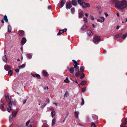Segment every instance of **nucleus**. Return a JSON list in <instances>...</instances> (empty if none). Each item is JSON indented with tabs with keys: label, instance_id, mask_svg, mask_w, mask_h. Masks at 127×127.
I'll return each instance as SVG.
<instances>
[{
	"label": "nucleus",
	"instance_id": "obj_1",
	"mask_svg": "<svg viewBox=\"0 0 127 127\" xmlns=\"http://www.w3.org/2000/svg\"><path fill=\"white\" fill-rule=\"evenodd\" d=\"M115 6L117 8L123 9L125 8L127 6V0H122L116 2Z\"/></svg>",
	"mask_w": 127,
	"mask_h": 127
},
{
	"label": "nucleus",
	"instance_id": "obj_2",
	"mask_svg": "<svg viewBox=\"0 0 127 127\" xmlns=\"http://www.w3.org/2000/svg\"><path fill=\"white\" fill-rule=\"evenodd\" d=\"M74 65H73L74 68H75V71L76 72L73 74L74 76L76 77H78L80 75V72L79 69V67L77 66V65L79 64L77 63L75 64Z\"/></svg>",
	"mask_w": 127,
	"mask_h": 127
},
{
	"label": "nucleus",
	"instance_id": "obj_3",
	"mask_svg": "<svg viewBox=\"0 0 127 127\" xmlns=\"http://www.w3.org/2000/svg\"><path fill=\"white\" fill-rule=\"evenodd\" d=\"M16 101H13L11 102V100H9V102L8 104V107L7 108V111L8 112H10V110L11 109V107L12 106L16 105Z\"/></svg>",
	"mask_w": 127,
	"mask_h": 127
},
{
	"label": "nucleus",
	"instance_id": "obj_4",
	"mask_svg": "<svg viewBox=\"0 0 127 127\" xmlns=\"http://www.w3.org/2000/svg\"><path fill=\"white\" fill-rule=\"evenodd\" d=\"M100 37L99 36H95L94 38L93 42L95 44H97L100 41Z\"/></svg>",
	"mask_w": 127,
	"mask_h": 127
},
{
	"label": "nucleus",
	"instance_id": "obj_5",
	"mask_svg": "<svg viewBox=\"0 0 127 127\" xmlns=\"http://www.w3.org/2000/svg\"><path fill=\"white\" fill-rule=\"evenodd\" d=\"M82 8L84 9L85 8H87V7H89L90 6V5L89 3H86L84 2L82 5Z\"/></svg>",
	"mask_w": 127,
	"mask_h": 127
},
{
	"label": "nucleus",
	"instance_id": "obj_6",
	"mask_svg": "<svg viewBox=\"0 0 127 127\" xmlns=\"http://www.w3.org/2000/svg\"><path fill=\"white\" fill-rule=\"evenodd\" d=\"M67 69L71 73H73L74 69L73 67H71L70 68L68 66L67 67Z\"/></svg>",
	"mask_w": 127,
	"mask_h": 127
},
{
	"label": "nucleus",
	"instance_id": "obj_7",
	"mask_svg": "<svg viewBox=\"0 0 127 127\" xmlns=\"http://www.w3.org/2000/svg\"><path fill=\"white\" fill-rule=\"evenodd\" d=\"M1 103L2 104H0V107L1 108V110L2 111H5L6 110V109H5L4 107V104L2 100V99L1 100Z\"/></svg>",
	"mask_w": 127,
	"mask_h": 127
},
{
	"label": "nucleus",
	"instance_id": "obj_8",
	"mask_svg": "<svg viewBox=\"0 0 127 127\" xmlns=\"http://www.w3.org/2000/svg\"><path fill=\"white\" fill-rule=\"evenodd\" d=\"M24 31L22 30H19L18 31V33L19 35L21 36H23L25 34Z\"/></svg>",
	"mask_w": 127,
	"mask_h": 127
},
{
	"label": "nucleus",
	"instance_id": "obj_9",
	"mask_svg": "<svg viewBox=\"0 0 127 127\" xmlns=\"http://www.w3.org/2000/svg\"><path fill=\"white\" fill-rule=\"evenodd\" d=\"M66 8L68 9H70L72 5L70 2L67 3L66 4Z\"/></svg>",
	"mask_w": 127,
	"mask_h": 127
},
{
	"label": "nucleus",
	"instance_id": "obj_10",
	"mask_svg": "<svg viewBox=\"0 0 127 127\" xmlns=\"http://www.w3.org/2000/svg\"><path fill=\"white\" fill-rule=\"evenodd\" d=\"M26 41V39L25 38H22L21 40V45L22 46L25 43Z\"/></svg>",
	"mask_w": 127,
	"mask_h": 127
},
{
	"label": "nucleus",
	"instance_id": "obj_11",
	"mask_svg": "<svg viewBox=\"0 0 127 127\" xmlns=\"http://www.w3.org/2000/svg\"><path fill=\"white\" fill-rule=\"evenodd\" d=\"M64 6V0H61L60 3H59L58 6L60 7V8Z\"/></svg>",
	"mask_w": 127,
	"mask_h": 127
},
{
	"label": "nucleus",
	"instance_id": "obj_12",
	"mask_svg": "<svg viewBox=\"0 0 127 127\" xmlns=\"http://www.w3.org/2000/svg\"><path fill=\"white\" fill-rule=\"evenodd\" d=\"M71 3L74 6H76L77 4L76 0H72L71 1Z\"/></svg>",
	"mask_w": 127,
	"mask_h": 127
},
{
	"label": "nucleus",
	"instance_id": "obj_13",
	"mask_svg": "<svg viewBox=\"0 0 127 127\" xmlns=\"http://www.w3.org/2000/svg\"><path fill=\"white\" fill-rule=\"evenodd\" d=\"M100 18L102 20H101L100 19H97V22L101 23L104 21L105 18L104 17H100Z\"/></svg>",
	"mask_w": 127,
	"mask_h": 127
},
{
	"label": "nucleus",
	"instance_id": "obj_14",
	"mask_svg": "<svg viewBox=\"0 0 127 127\" xmlns=\"http://www.w3.org/2000/svg\"><path fill=\"white\" fill-rule=\"evenodd\" d=\"M4 68L6 70L8 71L9 69H11L12 67L8 65H6L4 66Z\"/></svg>",
	"mask_w": 127,
	"mask_h": 127
},
{
	"label": "nucleus",
	"instance_id": "obj_15",
	"mask_svg": "<svg viewBox=\"0 0 127 127\" xmlns=\"http://www.w3.org/2000/svg\"><path fill=\"white\" fill-rule=\"evenodd\" d=\"M11 97H9L8 95H7L5 96V99L8 103L9 102V100H11Z\"/></svg>",
	"mask_w": 127,
	"mask_h": 127
},
{
	"label": "nucleus",
	"instance_id": "obj_16",
	"mask_svg": "<svg viewBox=\"0 0 127 127\" xmlns=\"http://www.w3.org/2000/svg\"><path fill=\"white\" fill-rule=\"evenodd\" d=\"M42 73L44 76L47 77L49 75V74L48 72L45 70H43Z\"/></svg>",
	"mask_w": 127,
	"mask_h": 127
},
{
	"label": "nucleus",
	"instance_id": "obj_17",
	"mask_svg": "<svg viewBox=\"0 0 127 127\" xmlns=\"http://www.w3.org/2000/svg\"><path fill=\"white\" fill-rule=\"evenodd\" d=\"M87 33L88 35L90 36L92 35L93 34V33L90 30H87Z\"/></svg>",
	"mask_w": 127,
	"mask_h": 127
},
{
	"label": "nucleus",
	"instance_id": "obj_18",
	"mask_svg": "<svg viewBox=\"0 0 127 127\" xmlns=\"http://www.w3.org/2000/svg\"><path fill=\"white\" fill-rule=\"evenodd\" d=\"M77 1L78 4L81 6L84 3L83 0H77Z\"/></svg>",
	"mask_w": 127,
	"mask_h": 127
},
{
	"label": "nucleus",
	"instance_id": "obj_19",
	"mask_svg": "<svg viewBox=\"0 0 127 127\" xmlns=\"http://www.w3.org/2000/svg\"><path fill=\"white\" fill-rule=\"evenodd\" d=\"M6 55L5 54H4V56H3L2 57V60L4 62L6 63L7 60V59L6 57Z\"/></svg>",
	"mask_w": 127,
	"mask_h": 127
},
{
	"label": "nucleus",
	"instance_id": "obj_20",
	"mask_svg": "<svg viewBox=\"0 0 127 127\" xmlns=\"http://www.w3.org/2000/svg\"><path fill=\"white\" fill-rule=\"evenodd\" d=\"M92 117L93 119L94 120H97L98 119V117L96 115H93L92 116Z\"/></svg>",
	"mask_w": 127,
	"mask_h": 127
},
{
	"label": "nucleus",
	"instance_id": "obj_21",
	"mask_svg": "<svg viewBox=\"0 0 127 127\" xmlns=\"http://www.w3.org/2000/svg\"><path fill=\"white\" fill-rule=\"evenodd\" d=\"M64 96L65 98H68L69 97V93L67 91H66L64 95Z\"/></svg>",
	"mask_w": 127,
	"mask_h": 127
},
{
	"label": "nucleus",
	"instance_id": "obj_22",
	"mask_svg": "<svg viewBox=\"0 0 127 127\" xmlns=\"http://www.w3.org/2000/svg\"><path fill=\"white\" fill-rule=\"evenodd\" d=\"M79 114V112L77 111H75V117L77 119L78 118V115Z\"/></svg>",
	"mask_w": 127,
	"mask_h": 127
},
{
	"label": "nucleus",
	"instance_id": "obj_23",
	"mask_svg": "<svg viewBox=\"0 0 127 127\" xmlns=\"http://www.w3.org/2000/svg\"><path fill=\"white\" fill-rule=\"evenodd\" d=\"M11 27L9 25H8L7 28V32H10L11 31Z\"/></svg>",
	"mask_w": 127,
	"mask_h": 127
},
{
	"label": "nucleus",
	"instance_id": "obj_24",
	"mask_svg": "<svg viewBox=\"0 0 127 127\" xmlns=\"http://www.w3.org/2000/svg\"><path fill=\"white\" fill-rule=\"evenodd\" d=\"M26 55L27 57L29 59H31L32 57V55L30 54H26Z\"/></svg>",
	"mask_w": 127,
	"mask_h": 127
},
{
	"label": "nucleus",
	"instance_id": "obj_25",
	"mask_svg": "<svg viewBox=\"0 0 127 127\" xmlns=\"http://www.w3.org/2000/svg\"><path fill=\"white\" fill-rule=\"evenodd\" d=\"M13 116L10 115L9 117V121L10 123H12L13 120Z\"/></svg>",
	"mask_w": 127,
	"mask_h": 127
},
{
	"label": "nucleus",
	"instance_id": "obj_26",
	"mask_svg": "<svg viewBox=\"0 0 127 127\" xmlns=\"http://www.w3.org/2000/svg\"><path fill=\"white\" fill-rule=\"evenodd\" d=\"M17 112V111H14L12 112V115H11L14 117H15Z\"/></svg>",
	"mask_w": 127,
	"mask_h": 127
},
{
	"label": "nucleus",
	"instance_id": "obj_27",
	"mask_svg": "<svg viewBox=\"0 0 127 127\" xmlns=\"http://www.w3.org/2000/svg\"><path fill=\"white\" fill-rule=\"evenodd\" d=\"M83 13L82 12H81L79 13V17L80 18L82 17L83 16Z\"/></svg>",
	"mask_w": 127,
	"mask_h": 127
},
{
	"label": "nucleus",
	"instance_id": "obj_28",
	"mask_svg": "<svg viewBox=\"0 0 127 127\" xmlns=\"http://www.w3.org/2000/svg\"><path fill=\"white\" fill-rule=\"evenodd\" d=\"M56 122V118H54L52 121V126L54 125L55 124Z\"/></svg>",
	"mask_w": 127,
	"mask_h": 127
},
{
	"label": "nucleus",
	"instance_id": "obj_29",
	"mask_svg": "<svg viewBox=\"0 0 127 127\" xmlns=\"http://www.w3.org/2000/svg\"><path fill=\"white\" fill-rule=\"evenodd\" d=\"M64 33V30H61L59 31L58 33L57 34V35H59L62 34Z\"/></svg>",
	"mask_w": 127,
	"mask_h": 127
},
{
	"label": "nucleus",
	"instance_id": "obj_30",
	"mask_svg": "<svg viewBox=\"0 0 127 127\" xmlns=\"http://www.w3.org/2000/svg\"><path fill=\"white\" fill-rule=\"evenodd\" d=\"M4 19L5 21L6 22H8V19L7 18V16L5 15L4 16Z\"/></svg>",
	"mask_w": 127,
	"mask_h": 127
},
{
	"label": "nucleus",
	"instance_id": "obj_31",
	"mask_svg": "<svg viewBox=\"0 0 127 127\" xmlns=\"http://www.w3.org/2000/svg\"><path fill=\"white\" fill-rule=\"evenodd\" d=\"M86 28V25H84L81 28V30H84Z\"/></svg>",
	"mask_w": 127,
	"mask_h": 127
},
{
	"label": "nucleus",
	"instance_id": "obj_32",
	"mask_svg": "<svg viewBox=\"0 0 127 127\" xmlns=\"http://www.w3.org/2000/svg\"><path fill=\"white\" fill-rule=\"evenodd\" d=\"M86 84V82L85 81H82L81 83V85L82 86H84Z\"/></svg>",
	"mask_w": 127,
	"mask_h": 127
},
{
	"label": "nucleus",
	"instance_id": "obj_33",
	"mask_svg": "<svg viewBox=\"0 0 127 127\" xmlns=\"http://www.w3.org/2000/svg\"><path fill=\"white\" fill-rule=\"evenodd\" d=\"M84 67L83 66H81L80 67V72H82L84 71Z\"/></svg>",
	"mask_w": 127,
	"mask_h": 127
},
{
	"label": "nucleus",
	"instance_id": "obj_34",
	"mask_svg": "<svg viewBox=\"0 0 127 127\" xmlns=\"http://www.w3.org/2000/svg\"><path fill=\"white\" fill-rule=\"evenodd\" d=\"M55 112L53 110L52 111L51 114L52 117H53L55 114Z\"/></svg>",
	"mask_w": 127,
	"mask_h": 127
},
{
	"label": "nucleus",
	"instance_id": "obj_35",
	"mask_svg": "<svg viewBox=\"0 0 127 127\" xmlns=\"http://www.w3.org/2000/svg\"><path fill=\"white\" fill-rule=\"evenodd\" d=\"M13 72V71L12 70H9L8 72V74L10 76H11L12 75Z\"/></svg>",
	"mask_w": 127,
	"mask_h": 127
},
{
	"label": "nucleus",
	"instance_id": "obj_36",
	"mask_svg": "<svg viewBox=\"0 0 127 127\" xmlns=\"http://www.w3.org/2000/svg\"><path fill=\"white\" fill-rule=\"evenodd\" d=\"M26 66V64H24L19 67V68L20 69Z\"/></svg>",
	"mask_w": 127,
	"mask_h": 127
},
{
	"label": "nucleus",
	"instance_id": "obj_37",
	"mask_svg": "<svg viewBox=\"0 0 127 127\" xmlns=\"http://www.w3.org/2000/svg\"><path fill=\"white\" fill-rule=\"evenodd\" d=\"M85 76V75L84 73H82V74L81 75L80 78L81 79H83L84 77Z\"/></svg>",
	"mask_w": 127,
	"mask_h": 127
},
{
	"label": "nucleus",
	"instance_id": "obj_38",
	"mask_svg": "<svg viewBox=\"0 0 127 127\" xmlns=\"http://www.w3.org/2000/svg\"><path fill=\"white\" fill-rule=\"evenodd\" d=\"M35 75L36 76V77L37 79H39L41 78V77L40 76V75L39 74H35Z\"/></svg>",
	"mask_w": 127,
	"mask_h": 127
},
{
	"label": "nucleus",
	"instance_id": "obj_39",
	"mask_svg": "<svg viewBox=\"0 0 127 127\" xmlns=\"http://www.w3.org/2000/svg\"><path fill=\"white\" fill-rule=\"evenodd\" d=\"M68 77H67L65 79V80H64V82H65L66 83H68L69 82V81L68 80Z\"/></svg>",
	"mask_w": 127,
	"mask_h": 127
},
{
	"label": "nucleus",
	"instance_id": "obj_40",
	"mask_svg": "<svg viewBox=\"0 0 127 127\" xmlns=\"http://www.w3.org/2000/svg\"><path fill=\"white\" fill-rule=\"evenodd\" d=\"M122 35V34L121 33H119L117 34L116 35V38H118L121 37Z\"/></svg>",
	"mask_w": 127,
	"mask_h": 127
},
{
	"label": "nucleus",
	"instance_id": "obj_41",
	"mask_svg": "<svg viewBox=\"0 0 127 127\" xmlns=\"http://www.w3.org/2000/svg\"><path fill=\"white\" fill-rule=\"evenodd\" d=\"M71 12L72 14H73L75 12V9L74 8H72L71 9Z\"/></svg>",
	"mask_w": 127,
	"mask_h": 127
},
{
	"label": "nucleus",
	"instance_id": "obj_42",
	"mask_svg": "<svg viewBox=\"0 0 127 127\" xmlns=\"http://www.w3.org/2000/svg\"><path fill=\"white\" fill-rule=\"evenodd\" d=\"M92 127H96V126L95 124L93 122H92L91 123Z\"/></svg>",
	"mask_w": 127,
	"mask_h": 127
},
{
	"label": "nucleus",
	"instance_id": "obj_43",
	"mask_svg": "<svg viewBox=\"0 0 127 127\" xmlns=\"http://www.w3.org/2000/svg\"><path fill=\"white\" fill-rule=\"evenodd\" d=\"M81 99H82V103L81 104V105H83L84 104V99L83 98H81Z\"/></svg>",
	"mask_w": 127,
	"mask_h": 127
},
{
	"label": "nucleus",
	"instance_id": "obj_44",
	"mask_svg": "<svg viewBox=\"0 0 127 127\" xmlns=\"http://www.w3.org/2000/svg\"><path fill=\"white\" fill-rule=\"evenodd\" d=\"M86 90V87H84L82 88V92H84Z\"/></svg>",
	"mask_w": 127,
	"mask_h": 127
},
{
	"label": "nucleus",
	"instance_id": "obj_45",
	"mask_svg": "<svg viewBox=\"0 0 127 127\" xmlns=\"http://www.w3.org/2000/svg\"><path fill=\"white\" fill-rule=\"evenodd\" d=\"M45 102L47 104L49 103L50 100L48 98H47L46 99V101H45Z\"/></svg>",
	"mask_w": 127,
	"mask_h": 127
},
{
	"label": "nucleus",
	"instance_id": "obj_46",
	"mask_svg": "<svg viewBox=\"0 0 127 127\" xmlns=\"http://www.w3.org/2000/svg\"><path fill=\"white\" fill-rule=\"evenodd\" d=\"M47 105V104L45 103V102L44 104L41 106V108L43 109L44 108V107H45V106Z\"/></svg>",
	"mask_w": 127,
	"mask_h": 127
},
{
	"label": "nucleus",
	"instance_id": "obj_47",
	"mask_svg": "<svg viewBox=\"0 0 127 127\" xmlns=\"http://www.w3.org/2000/svg\"><path fill=\"white\" fill-rule=\"evenodd\" d=\"M127 33L125 34H124L123 36V37H122L123 38H126L127 37Z\"/></svg>",
	"mask_w": 127,
	"mask_h": 127
},
{
	"label": "nucleus",
	"instance_id": "obj_48",
	"mask_svg": "<svg viewBox=\"0 0 127 127\" xmlns=\"http://www.w3.org/2000/svg\"><path fill=\"white\" fill-rule=\"evenodd\" d=\"M122 124L125 125H126L127 124V119H125V122L122 123Z\"/></svg>",
	"mask_w": 127,
	"mask_h": 127
},
{
	"label": "nucleus",
	"instance_id": "obj_49",
	"mask_svg": "<svg viewBox=\"0 0 127 127\" xmlns=\"http://www.w3.org/2000/svg\"><path fill=\"white\" fill-rule=\"evenodd\" d=\"M77 125H80V126L81 127H82L84 126V125H82L81 123H77Z\"/></svg>",
	"mask_w": 127,
	"mask_h": 127
},
{
	"label": "nucleus",
	"instance_id": "obj_50",
	"mask_svg": "<svg viewBox=\"0 0 127 127\" xmlns=\"http://www.w3.org/2000/svg\"><path fill=\"white\" fill-rule=\"evenodd\" d=\"M30 120L28 121L26 123V125L27 126H28L29 125V123H30Z\"/></svg>",
	"mask_w": 127,
	"mask_h": 127
},
{
	"label": "nucleus",
	"instance_id": "obj_51",
	"mask_svg": "<svg viewBox=\"0 0 127 127\" xmlns=\"http://www.w3.org/2000/svg\"><path fill=\"white\" fill-rule=\"evenodd\" d=\"M15 71L17 72V73H18L19 71V69H15Z\"/></svg>",
	"mask_w": 127,
	"mask_h": 127
},
{
	"label": "nucleus",
	"instance_id": "obj_52",
	"mask_svg": "<svg viewBox=\"0 0 127 127\" xmlns=\"http://www.w3.org/2000/svg\"><path fill=\"white\" fill-rule=\"evenodd\" d=\"M84 21L86 22H87V19L86 18L84 17Z\"/></svg>",
	"mask_w": 127,
	"mask_h": 127
},
{
	"label": "nucleus",
	"instance_id": "obj_53",
	"mask_svg": "<svg viewBox=\"0 0 127 127\" xmlns=\"http://www.w3.org/2000/svg\"><path fill=\"white\" fill-rule=\"evenodd\" d=\"M72 61L74 62V64H75L76 63H77V62L74 60H72Z\"/></svg>",
	"mask_w": 127,
	"mask_h": 127
},
{
	"label": "nucleus",
	"instance_id": "obj_54",
	"mask_svg": "<svg viewBox=\"0 0 127 127\" xmlns=\"http://www.w3.org/2000/svg\"><path fill=\"white\" fill-rule=\"evenodd\" d=\"M73 80V81L75 82L77 84H78V82H77V80Z\"/></svg>",
	"mask_w": 127,
	"mask_h": 127
},
{
	"label": "nucleus",
	"instance_id": "obj_55",
	"mask_svg": "<svg viewBox=\"0 0 127 127\" xmlns=\"http://www.w3.org/2000/svg\"><path fill=\"white\" fill-rule=\"evenodd\" d=\"M91 19L92 20H94V17L92 16L91 17Z\"/></svg>",
	"mask_w": 127,
	"mask_h": 127
},
{
	"label": "nucleus",
	"instance_id": "obj_56",
	"mask_svg": "<svg viewBox=\"0 0 127 127\" xmlns=\"http://www.w3.org/2000/svg\"><path fill=\"white\" fill-rule=\"evenodd\" d=\"M26 101H27L26 99L24 100L23 101V104H25L26 103Z\"/></svg>",
	"mask_w": 127,
	"mask_h": 127
},
{
	"label": "nucleus",
	"instance_id": "obj_57",
	"mask_svg": "<svg viewBox=\"0 0 127 127\" xmlns=\"http://www.w3.org/2000/svg\"><path fill=\"white\" fill-rule=\"evenodd\" d=\"M125 20H125V22H124V21H122V23L126 22L127 21V18H125Z\"/></svg>",
	"mask_w": 127,
	"mask_h": 127
},
{
	"label": "nucleus",
	"instance_id": "obj_58",
	"mask_svg": "<svg viewBox=\"0 0 127 127\" xmlns=\"http://www.w3.org/2000/svg\"><path fill=\"white\" fill-rule=\"evenodd\" d=\"M120 26H118L117 27H116V29H117V30H118V29H119V28H120Z\"/></svg>",
	"mask_w": 127,
	"mask_h": 127
},
{
	"label": "nucleus",
	"instance_id": "obj_59",
	"mask_svg": "<svg viewBox=\"0 0 127 127\" xmlns=\"http://www.w3.org/2000/svg\"><path fill=\"white\" fill-rule=\"evenodd\" d=\"M67 31V29H64V32H66Z\"/></svg>",
	"mask_w": 127,
	"mask_h": 127
},
{
	"label": "nucleus",
	"instance_id": "obj_60",
	"mask_svg": "<svg viewBox=\"0 0 127 127\" xmlns=\"http://www.w3.org/2000/svg\"><path fill=\"white\" fill-rule=\"evenodd\" d=\"M32 75L33 77H36V76L35 75V74H33L32 73Z\"/></svg>",
	"mask_w": 127,
	"mask_h": 127
},
{
	"label": "nucleus",
	"instance_id": "obj_61",
	"mask_svg": "<svg viewBox=\"0 0 127 127\" xmlns=\"http://www.w3.org/2000/svg\"><path fill=\"white\" fill-rule=\"evenodd\" d=\"M105 16H106V17H107V16H108V14H107V13H105Z\"/></svg>",
	"mask_w": 127,
	"mask_h": 127
},
{
	"label": "nucleus",
	"instance_id": "obj_62",
	"mask_svg": "<svg viewBox=\"0 0 127 127\" xmlns=\"http://www.w3.org/2000/svg\"><path fill=\"white\" fill-rule=\"evenodd\" d=\"M85 16H86V17H87L88 15V14L87 13H85Z\"/></svg>",
	"mask_w": 127,
	"mask_h": 127
},
{
	"label": "nucleus",
	"instance_id": "obj_63",
	"mask_svg": "<svg viewBox=\"0 0 127 127\" xmlns=\"http://www.w3.org/2000/svg\"><path fill=\"white\" fill-rule=\"evenodd\" d=\"M116 15L118 17H119V14L118 13H117L116 14Z\"/></svg>",
	"mask_w": 127,
	"mask_h": 127
},
{
	"label": "nucleus",
	"instance_id": "obj_64",
	"mask_svg": "<svg viewBox=\"0 0 127 127\" xmlns=\"http://www.w3.org/2000/svg\"><path fill=\"white\" fill-rule=\"evenodd\" d=\"M48 9H49V10H50L51 9L50 8V6H48Z\"/></svg>",
	"mask_w": 127,
	"mask_h": 127
}]
</instances>
